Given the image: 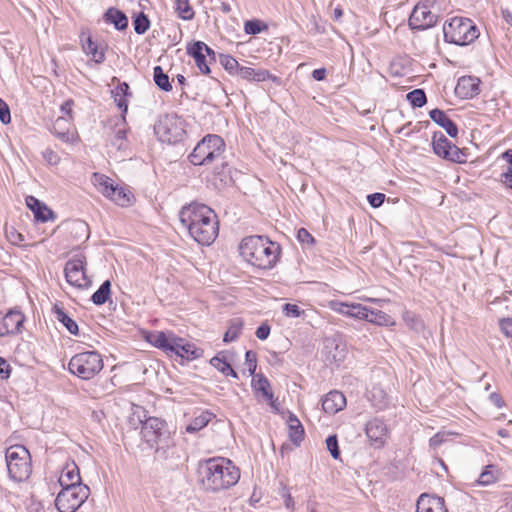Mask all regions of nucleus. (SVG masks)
Segmentation results:
<instances>
[{
	"label": "nucleus",
	"instance_id": "obj_5",
	"mask_svg": "<svg viewBox=\"0 0 512 512\" xmlns=\"http://www.w3.org/2000/svg\"><path fill=\"white\" fill-rule=\"evenodd\" d=\"M9 477L15 482H22L29 478L32 472L31 455L23 445L9 447L5 453Z\"/></svg>",
	"mask_w": 512,
	"mask_h": 512
},
{
	"label": "nucleus",
	"instance_id": "obj_21",
	"mask_svg": "<svg viewBox=\"0 0 512 512\" xmlns=\"http://www.w3.org/2000/svg\"><path fill=\"white\" fill-rule=\"evenodd\" d=\"M235 76L247 81L264 82L270 80L273 83L277 84L280 82L279 77L271 74L266 69H254L251 67H245L241 65Z\"/></svg>",
	"mask_w": 512,
	"mask_h": 512
},
{
	"label": "nucleus",
	"instance_id": "obj_30",
	"mask_svg": "<svg viewBox=\"0 0 512 512\" xmlns=\"http://www.w3.org/2000/svg\"><path fill=\"white\" fill-rule=\"evenodd\" d=\"M10 335H17L22 332L25 315L17 309L9 310L3 317Z\"/></svg>",
	"mask_w": 512,
	"mask_h": 512
},
{
	"label": "nucleus",
	"instance_id": "obj_50",
	"mask_svg": "<svg viewBox=\"0 0 512 512\" xmlns=\"http://www.w3.org/2000/svg\"><path fill=\"white\" fill-rule=\"evenodd\" d=\"M305 431L301 423L291 424L289 426V437L291 441L299 446L304 439Z\"/></svg>",
	"mask_w": 512,
	"mask_h": 512
},
{
	"label": "nucleus",
	"instance_id": "obj_11",
	"mask_svg": "<svg viewBox=\"0 0 512 512\" xmlns=\"http://www.w3.org/2000/svg\"><path fill=\"white\" fill-rule=\"evenodd\" d=\"M433 152L448 161L465 163L466 153L453 144L441 131H436L432 137Z\"/></svg>",
	"mask_w": 512,
	"mask_h": 512
},
{
	"label": "nucleus",
	"instance_id": "obj_44",
	"mask_svg": "<svg viewBox=\"0 0 512 512\" xmlns=\"http://www.w3.org/2000/svg\"><path fill=\"white\" fill-rule=\"evenodd\" d=\"M406 99L413 108H421L427 103V96L423 89L417 88L406 94Z\"/></svg>",
	"mask_w": 512,
	"mask_h": 512
},
{
	"label": "nucleus",
	"instance_id": "obj_40",
	"mask_svg": "<svg viewBox=\"0 0 512 512\" xmlns=\"http://www.w3.org/2000/svg\"><path fill=\"white\" fill-rule=\"evenodd\" d=\"M132 24L135 33L139 35L145 34L150 28V19L143 11L132 15Z\"/></svg>",
	"mask_w": 512,
	"mask_h": 512
},
{
	"label": "nucleus",
	"instance_id": "obj_37",
	"mask_svg": "<svg viewBox=\"0 0 512 512\" xmlns=\"http://www.w3.org/2000/svg\"><path fill=\"white\" fill-rule=\"evenodd\" d=\"M215 415L209 411H203L200 415L194 417L186 426L187 433H195L205 428Z\"/></svg>",
	"mask_w": 512,
	"mask_h": 512
},
{
	"label": "nucleus",
	"instance_id": "obj_49",
	"mask_svg": "<svg viewBox=\"0 0 512 512\" xmlns=\"http://www.w3.org/2000/svg\"><path fill=\"white\" fill-rule=\"evenodd\" d=\"M266 29L267 25L258 19L247 20L244 24V31L249 35H257Z\"/></svg>",
	"mask_w": 512,
	"mask_h": 512
},
{
	"label": "nucleus",
	"instance_id": "obj_34",
	"mask_svg": "<svg viewBox=\"0 0 512 512\" xmlns=\"http://www.w3.org/2000/svg\"><path fill=\"white\" fill-rule=\"evenodd\" d=\"M210 364L223 375L231 376L235 379L238 378V373L232 368L230 363L227 361L226 357L224 356V352H219L217 355H215L210 360Z\"/></svg>",
	"mask_w": 512,
	"mask_h": 512
},
{
	"label": "nucleus",
	"instance_id": "obj_46",
	"mask_svg": "<svg viewBox=\"0 0 512 512\" xmlns=\"http://www.w3.org/2000/svg\"><path fill=\"white\" fill-rule=\"evenodd\" d=\"M54 309H55V314H56L57 320L59 322H61L71 334L76 335L78 333V325H77V323L72 318H70L63 311V309H61V308H59L57 306H55Z\"/></svg>",
	"mask_w": 512,
	"mask_h": 512
},
{
	"label": "nucleus",
	"instance_id": "obj_36",
	"mask_svg": "<svg viewBox=\"0 0 512 512\" xmlns=\"http://www.w3.org/2000/svg\"><path fill=\"white\" fill-rule=\"evenodd\" d=\"M499 469L497 466L489 464L484 467L476 483L481 486H489L499 479Z\"/></svg>",
	"mask_w": 512,
	"mask_h": 512
},
{
	"label": "nucleus",
	"instance_id": "obj_42",
	"mask_svg": "<svg viewBox=\"0 0 512 512\" xmlns=\"http://www.w3.org/2000/svg\"><path fill=\"white\" fill-rule=\"evenodd\" d=\"M79 38L83 51L87 55L91 54L92 60H94V57L96 56V42L93 41L90 30H82Z\"/></svg>",
	"mask_w": 512,
	"mask_h": 512
},
{
	"label": "nucleus",
	"instance_id": "obj_25",
	"mask_svg": "<svg viewBox=\"0 0 512 512\" xmlns=\"http://www.w3.org/2000/svg\"><path fill=\"white\" fill-rule=\"evenodd\" d=\"M51 132L65 143H69L74 140L75 133L72 123L69 118H66L65 116H59L53 122Z\"/></svg>",
	"mask_w": 512,
	"mask_h": 512
},
{
	"label": "nucleus",
	"instance_id": "obj_7",
	"mask_svg": "<svg viewBox=\"0 0 512 512\" xmlns=\"http://www.w3.org/2000/svg\"><path fill=\"white\" fill-rule=\"evenodd\" d=\"M154 132L161 142L168 144L182 141L186 134L184 121L176 114L160 116L154 125Z\"/></svg>",
	"mask_w": 512,
	"mask_h": 512
},
{
	"label": "nucleus",
	"instance_id": "obj_15",
	"mask_svg": "<svg viewBox=\"0 0 512 512\" xmlns=\"http://www.w3.org/2000/svg\"><path fill=\"white\" fill-rule=\"evenodd\" d=\"M67 282L78 288H87L92 285V280L86 275L84 263L81 259L69 260L64 268Z\"/></svg>",
	"mask_w": 512,
	"mask_h": 512
},
{
	"label": "nucleus",
	"instance_id": "obj_31",
	"mask_svg": "<svg viewBox=\"0 0 512 512\" xmlns=\"http://www.w3.org/2000/svg\"><path fill=\"white\" fill-rule=\"evenodd\" d=\"M251 385L255 391L260 392L263 398L267 400L272 407H274V393L271 389L269 380L264 374H256L253 377Z\"/></svg>",
	"mask_w": 512,
	"mask_h": 512
},
{
	"label": "nucleus",
	"instance_id": "obj_19",
	"mask_svg": "<svg viewBox=\"0 0 512 512\" xmlns=\"http://www.w3.org/2000/svg\"><path fill=\"white\" fill-rule=\"evenodd\" d=\"M111 122H113L115 130L109 135L108 144L118 151H125L128 148L125 117H116Z\"/></svg>",
	"mask_w": 512,
	"mask_h": 512
},
{
	"label": "nucleus",
	"instance_id": "obj_54",
	"mask_svg": "<svg viewBox=\"0 0 512 512\" xmlns=\"http://www.w3.org/2000/svg\"><path fill=\"white\" fill-rule=\"evenodd\" d=\"M245 363L248 366V372L250 376L256 375L257 369V354L252 350H248L245 353Z\"/></svg>",
	"mask_w": 512,
	"mask_h": 512
},
{
	"label": "nucleus",
	"instance_id": "obj_4",
	"mask_svg": "<svg viewBox=\"0 0 512 512\" xmlns=\"http://www.w3.org/2000/svg\"><path fill=\"white\" fill-rule=\"evenodd\" d=\"M444 39L448 43L466 46L476 40L479 29L469 18L453 17L443 25Z\"/></svg>",
	"mask_w": 512,
	"mask_h": 512
},
{
	"label": "nucleus",
	"instance_id": "obj_8",
	"mask_svg": "<svg viewBox=\"0 0 512 512\" xmlns=\"http://www.w3.org/2000/svg\"><path fill=\"white\" fill-rule=\"evenodd\" d=\"M88 496L89 487L86 485L62 487L55 499V506L59 512H75Z\"/></svg>",
	"mask_w": 512,
	"mask_h": 512
},
{
	"label": "nucleus",
	"instance_id": "obj_52",
	"mask_svg": "<svg viewBox=\"0 0 512 512\" xmlns=\"http://www.w3.org/2000/svg\"><path fill=\"white\" fill-rule=\"evenodd\" d=\"M281 487L279 489V495L284 501V505L287 509L293 510L295 507V502L293 497L291 496L290 489L284 485L283 483H280Z\"/></svg>",
	"mask_w": 512,
	"mask_h": 512
},
{
	"label": "nucleus",
	"instance_id": "obj_53",
	"mask_svg": "<svg viewBox=\"0 0 512 512\" xmlns=\"http://www.w3.org/2000/svg\"><path fill=\"white\" fill-rule=\"evenodd\" d=\"M5 235L8 241L11 242L13 245H20L25 240L24 235H22L12 226L5 228Z\"/></svg>",
	"mask_w": 512,
	"mask_h": 512
},
{
	"label": "nucleus",
	"instance_id": "obj_64",
	"mask_svg": "<svg viewBox=\"0 0 512 512\" xmlns=\"http://www.w3.org/2000/svg\"><path fill=\"white\" fill-rule=\"evenodd\" d=\"M499 181L505 188L510 189L512 191V173L504 171L503 173H501Z\"/></svg>",
	"mask_w": 512,
	"mask_h": 512
},
{
	"label": "nucleus",
	"instance_id": "obj_1",
	"mask_svg": "<svg viewBox=\"0 0 512 512\" xmlns=\"http://www.w3.org/2000/svg\"><path fill=\"white\" fill-rule=\"evenodd\" d=\"M180 223L200 245H211L218 236L219 222L213 209L206 204L192 202L179 212Z\"/></svg>",
	"mask_w": 512,
	"mask_h": 512
},
{
	"label": "nucleus",
	"instance_id": "obj_17",
	"mask_svg": "<svg viewBox=\"0 0 512 512\" xmlns=\"http://www.w3.org/2000/svg\"><path fill=\"white\" fill-rule=\"evenodd\" d=\"M481 81L475 76H462L455 87V95L460 99H473L480 93Z\"/></svg>",
	"mask_w": 512,
	"mask_h": 512
},
{
	"label": "nucleus",
	"instance_id": "obj_60",
	"mask_svg": "<svg viewBox=\"0 0 512 512\" xmlns=\"http://www.w3.org/2000/svg\"><path fill=\"white\" fill-rule=\"evenodd\" d=\"M271 327L268 322L261 323L255 332V335L260 340H266L270 335Z\"/></svg>",
	"mask_w": 512,
	"mask_h": 512
},
{
	"label": "nucleus",
	"instance_id": "obj_2",
	"mask_svg": "<svg viewBox=\"0 0 512 512\" xmlns=\"http://www.w3.org/2000/svg\"><path fill=\"white\" fill-rule=\"evenodd\" d=\"M198 482L206 492H220L238 483L240 470L224 457H212L198 462Z\"/></svg>",
	"mask_w": 512,
	"mask_h": 512
},
{
	"label": "nucleus",
	"instance_id": "obj_6",
	"mask_svg": "<svg viewBox=\"0 0 512 512\" xmlns=\"http://www.w3.org/2000/svg\"><path fill=\"white\" fill-rule=\"evenodd\" d=\"M224 151V140L219 135L208 134L197 143L189 155V160L195 166L209 165L220 158Z\"/></svg>",
	"mask_w": 512,
	"mask_h": 512
},
{
	"label": "nucleus",
	"instance_id": "obj_48",
	"mask_svg": "<svg viewBox=\"0 0 512 512\" xmlns=\"http://www.w3.org/2000/svg\"><path fill=\"white\" fill-rule=\"evenodd\" d=\"M109 302L111 305L113 301L111 300V280H105L99 287L97 291V304L98 306Z\"/></svg>",
	"mask_w": 512,
	"mask_h": 512
},
{
	"label": "nucleus",
	"instance_id": "obj_61",
	"mask_svg": "<svg viewBox=\"0 0 512 512\" xmlns=\"http://www.w3.org/2000/svg\"><path fill=\"white\" fill-rule=\"evenodd\" d=\"M11 374V366L8 361L0 357V376L2 379H8Z\"/></svg>",
	"mask_w": 512,
	"mask_h": 512
},
{
	"label": "nucleus",
	"instance_id": "obj_16",
	"mask_svg": "<svg viewBox=\"0 0 512 512\" xmlns=\"http://www.w3.org/2000/svg\"><path fill=\"white\" fill-rule=\"evenodd\" d=\"M172 346L168 356L171 358H180L182 361H192L201 358L204 353L203 349L196 347L194 344L177 335L172 341Z\"/></svg>",
	"mask_w": 512,
	"mask_h": 512
},
{
	"label": "nucleus",
	"instance_id": "obj_9",
	"mask_svg": "<svg viewBox=\"0 0 512 512\" xmlns=\"http://www.w3.org/2000/svg\"><path fill=\"white\" fill-rule=\"evenodd\" d=\"M98 191L101 192L110 201L121 207H128L135 201L134 194L129 190L115 184L114 181L106 175L98 173Z\"/></svg>",
	"mask_w": 512,
	"mask_h": 512
},
{
	"label": "nucleus",
	"instance_id": "obj_26",
	"mask_svg": "<svg viewBox=\"0 0 512 512\" xmlns=\"http://www.w3.org/2000/svg\"><path fill=\"white\" fill-rule=\"evenodd\" d=\"M25 201L27 207L33 212L37 221L44 223L55 219L54 212L36 197L32 195L27 196Z\"/></svg>",
	"mask_w": 512,
	"mask_h": 512
},
{
	"label": "nucleus",
	"instance_id": "obj_56",
	"mask_svg": "<svg viewBox=\"0 0 512 512\" xmlns=\"http://www.w3.org/2000/svg\"><path fill=\"white\" fill-rule=\"evenodd\" d=\"M297 239L303 245L313 246L315 244V238L305 228H300L297 231Z\"/></svg>",
	"mask_w": 512,
	"mask_h": 512
},
{
	"label": "nucleus",
	"instance_id": "obj_33",
	"mask_svg": "<svg viewBox=\"0 0 512 512\" xmlns=\"http://www.w3.org/2000/svg\"><path fill=\"white\" fill-rule=\"evenodd\" d=\"M80 481L81 477L79 474V469L75 463L66 465L59 477V484L61 487H73L76 485H82Z\"/></svg>",
	"mask_w": 512,
	"mask_h": 512
},
{
	"label": "nucleus",
	"instance_id": "obj_63",
	"mask_svg": "<svg viewBox=\"0 0 512 512\" xmlns=\"http://www.w3.org/2000/svg\"><path fill=\"white\" fill-rule=\"evenodd\" d=\"M74 105L73 100L68 99L66 100L61 106V112L63 113L62 116H65L66 118H69V120H72V107Z\"/></svg>",
	"mask_w": 512,
	"mask_h": 512
},
{
	"label": "nucleus",
	"instance_id": "obj_29",
	"mask_svg": "<svg viewBox=\"0 0 512 512\" xmlns=\"http://www.w3.org/2000/svg\"><path fill=\"white\" fill-rule=\"evenodd\" d=\"M201 48L202 46L199 44V42H192L187 45L186 52L194 59L199 71L202 74L207 75L211 72L209 67L210 62L207 60L206 55L201 52Z\"/></svg>",
	"mask_w": 512,
	"mask_h": 512
},
{
	"label": "nucleus",
	"instance_id": "obj_14",
	"mask_svg": "<svg viewBox=\"0 0 512 512\" xmlns=\"http://www.w3.org/2000/svg\"><path fill=\"white\" fill-rule=\"evenodd\" d=\"M438 18V14L432 11V7L427 4H418L410 14L408 25L412 30H426L433 27Z\"/></svg>",
	"mask_w": 512,
	"mask_h": 512
},
{
	"label": "nucleus",
	"instance_id": "obj_13",
	"mask_svg": "<svg viewBox=\"0 0 512 512\" xmlns=\"http://www.w3.org/2000/svg\"><path fill=\"white\" fill-rule=\"evenodd\" d=\"M69 371L81 379H92L96 373V351L74 355L68 365Z\"/></svg>",
	"mask_w": 512,
	"mask_h": 512
},
{
	"label": "nucleus",
	"instance_id": "obj_3",
	"mask_svg": "<svg viewBox=\"0 0 512 512\" xmlns=\"http://www.w3.org/2000/svg\"><path fill=\"white\" fill-rule=\"evenodd\" d=\"M239 251L251 265L260 269H272L279 261L281 246L267 236L252 235L242 239Z\"/></svg>",
	"mask_w": 512,
	"mask_h": 512
},
{
	"label": "nucleus",
	"instance_id": "obj_28",
	"mask_svg": "<svg viewBox=\"0 0 512 512\" xmlns=\"http://www.w3.org/2000/svg\"><path fill=\"white\" fill-rule=\"evenodd\" d=\"M103 21L111 24L118 31H124L128 28V17L126 14L115 7L108 8L103 14Z\"/></svg>",
	"mask_w": 512,
	"mask_h": 512
},
{
	"label": "nucleus",
	"instance_id": "obj_38",
	"mask_svg": "<svg viewBox=\"0 0 512 512\" xmlns=\"http://www.w3.org/2000/svg\"><path fill=\"white\" fill-rule=\"evenodd\" d=\"M153 80L160 90L165 92L172 90L168 74H166L163 68L159 65L153 68Z\"/></svg>",
	"mask_w": 512,
	"mask_h": 512
},
{
	"label": "nucleus",
	"instance_id": "obj_24",
	"mask_svg": "<svg viewBox=\"0 0 512 512\" xmlns=\"http://www.w3.org/2000/svg\"><path fill=\"white\" fill-rule=\"evenodd\" d=\"M429 117L437 125L442 127L451 138H456L458 136L459 130L457 124L448 117L445 111L439 108H434L429 111Z\"/></svg>",
	"mask_w": 512,
	"mask_h": 512
},
{
	"label": "nucleus",
	"instance_id": "obj_22",
	"mask_svg": "<svg viewBox=\"0 0 512 512\" xmlns=\"http://www.w3.org/2000/svg\"><path fill=\"white\" fill-rule=\"evenodd\" d=\"M331 308L335 312L347 317L359 320L367 318V306H364L360 303L334 302L331 303Z\"/></svg>",
	"mask_w": 512,
	"mask_h": 512
},
{
	"label": "nucleus",
	"instance_id": "obj_12",
	"mask_svg": "<svg viewBox=\"0 0 512 512\" xmlns=\"http://www.w3.org/2000/svg\"><path fill=\"white\" fill-rule=\"evenodd\" d=\"M155 448L154 458L168 469H175L184 460L183 449L175 443L172 436L165 443H160Z\"/></svg>",
	"mask_w": 512,
	"mask_h": 512
},
{
	"label": "nucleus",
	"instance_id": "obj_41",
	"mask_svg": "<svg viewBox=\"0 0 512 512\" xmlns=\"http://www.w3.org/2000/svg\"><path fill=\"white\" fill-rule=\"evenodd\" d=\"M363 320L379 326H387L390 324L391 317L381 310L367 307V318Z\"/></svg>",
	"mask_w": 512,
	"mask_h": 512
},
{
	"label": "nucleus",
	"instance_id": "obj_18",
	"mask_svg": "<svg viewBox=\"0 0 512 512\" xmlns=\"http://www.w3.org/2000/svg\"><path fill=\"white\" fill-rule=\"evenodd\" d=\"M365 432L371 444L376 448L384 446L388 428L383 420L374 418L368 421L365 426Z\"/></svg>",
	"mask_w": 512,
	"mask_h": 512
},
{
	"label": "nucleus",
	"instance_id": "obj_43",
	"mask_svg": "<svg viewBox=\"0 0 512 512\" xmlns=\"http://www.w3.org/2000/svg\"><path fill=\"white\" fill-rule=\"evenodd\" d=\"M403 320L407 326L417 333H421L425 329V323L420 316L411 311H406L403 314Z\"/></svg>",
	"mask_w": 512,
	"mask_h": 512
},
{
	"label": "nucleus",
	"instance_id": "obj_10",
	"mask_svg": "<svg viewBox=\"0 0 512 512\" xmlns=\"http://www.w3.org/2000/svg\"><path fill=\"white\" fill-rule=\"evenodd\" d=\"M143 441L150 447L154 448L160 443H165L166 440L173 435L165 420L158 417H149L141 430Z\"/></svg>",
	"mask_w": 512,
	"mask_h": 512
},
{
	"label": "nucleus",
	"instance_id": "obj_57",
	"mask_svg": "<svg viewBox=\"0 0 512 512\" xmlns=\"http://www.w3.org/2000/svg\"><path fill=\"white\" fill-rule=\"evenodd\" d=\"M385 194L376 192L367 196V201L373 208H379L385 201Z\"/></svg>",
	"mask_w": 512,
	"mask_h": 512
},
{
	"label": "nucleus",
	"instance_id": "obj_45",
	"mask_svg": "<svg viewBox=\"0 0 512 512\" xmlns=\"http://www.w3.org/2000/svg\"><path fill=\"white\" fill-rule=\"evenodd\" d=\"M175 10L182 20L189 21L194 18L195 12L193 7L190 5L189 0H176Z\"/></svg>",
	"mask_w": 512,
	"mask_h": 512
},
{
	"label": "nucleus",
	"instance_id": "obj_23",
	"mask_svg": "<svg viewBox=\"0 0 512 512\" xmlns=\"http://www.w3.org/2000/svg\"><path fill=\"white\" fill-rule=\"evenodd\" d=\"M346 407V397L340 391L333 390L325 395L322 408L325 413L334 415Z\"/></svg>",
	"mask_w": 512,
	"mask_h": 512
},
{
	"label": "nucleus",
	"instance_id": "obj_35",
	"mask_svg": "<svg viewBox=\"0 0 512 512\" xmlns=\"http://www.w3.org/2000/svg\"><path fill=\"white\" fill-rule=\"evenodd\" d=\"M130 415L128 417L129 425L133 429H138L144 426V422L148 420L147 411L144 407L136 404H131Z\"/></svg>",
	"mask_w": 512,
	"mask_h": 512
},
{
	"label": "nucleus",
	"instance_id": "obj_58",
	"mask_svg": "<svg viewBox=\"0 0 512 512\" xmlns=\"http://www.w3.org/2000/svg\"><path fill=\"white\" fill-rule=\"evenodd\" d=\"M499 327L501 332L507 337L512 339V318H502L499 320Z\"/></svg>",
	"mask_w": 512,
	"mask_h": 512
},
{
	"label": "nucleus",
	"instance_id": "obj_62",
	"mask_svg": "<svg viewBox=\"0 0 512 512\" xmlns=\"http://www.w3.org/2000/svg\"><path fill=\"white\" fill-rule=\"evenodd\" d=\"M444 441H445V434L437 433L430 438L429 446L432 449H437L444 443Z\"/></svg>",
	"mask_w": 512,
	"mask_h": 512
},
{
	"label": "nucleus",
	"instance_id": "obj_55",
	"mask_svg": "<svg viewBox=\"0 0 512 512\" xmlns=\"http://www.w3.org/2000/svg\"><path fill=\"white\" fill-rule=\"evenodd\" d=\"M282 312L287 317L297 318L304 314V310H302L298 305L285 303L282 306Z\"/></svg>",
	"mask_w": 512,
	"mask_h": 512
},
{
	"label": "nucleus",
	"instance_id": "obj_47",
	"mask_svg": "<svg viewBox=\"0 0 512 512\" xmlns=\"http://www.w3.org/2000/svg\"><path fill=\"white\" fill-rule=\"evenodd\" d=\"M219 62L221 66L232 76H235L237 74V71L240 67V64L238 61L229 54H223L220 53L219 56Z\"/></svg>",
	"mask_w": 512,
	"mask_h": 512
},
{
	"label": "nucleus",
	"instance_id": "obj_32",
	"mask_svg": "<svg viewBox=\"0 0 512 512\" xmlns=\"http://www.w3.org/2000/svg\"><path fill=\"white\" fill-rule=\"evenodd\" d=\"M130 87L128 83L122 82L119 83L118 86L111 90L112 97L114 98V102L116 103L117 107L121 110V117H125L127 111H128V102L127 97L131 96L130 93Z\"/></svg>",
	"mask_w": 512,
	"mask_h": 512
},
{
	"label": "nucleus",
	"instance_id": "obj_59",
	"mask_svg": "<svg viewBox=\"0 0 512 512\" xmlns=\"http://www.w3.org/2000/svg\"><path fill=\"white\" fill-rule=\"evenodd\" d=\"M0 121L3 124H9L11 122V114H10L9 106L1 98H0Z\"/></svg>",
	"mask_w": 512,
	"mask_h": 512
},
{
	"label": "nucleus",
	"instance_id": "obj_39",
	"mask_svg": "<svg viewBox=\"0 0 512 512\" xmlns=\"http://www.w3.org/2000/svg\"><path fill=\"white\" fill-rule=\"evenodd\" d=\"M243 329V321L240 318L230 320L227 331L223 336L224 343H230L238 339Z\"/></svg>",
	"mask_w": 512,
	"mask_h": 512
},
{
	"label": "nucleus",
	"instance_id": "obj_20",
	"mask_svg": "<svg viewBox=\"0 0 512 512\" xmlns=\"http://www.w3.org/2000/svg\"><path fill=\"white\" fill-rule=\"evenodd\" d=\"M175 336L176 334L172 331H150L144 338L149 344L169 355Z\"/></svg>",
	"mask_w": 512,
	"mask_h": 512
},
{
	"label": "nucleus",
	"instance_id": "obj_51",
	"mask_svg": "<svg viewBox=\"0 0 512 512\" xmlns=\"http://www.w3.org/2000/svg\"><path fill=\"white\" fill-rule=\"evenodd\" d=\"M326 446L327 450L330 452V455L333 457V459L337 460L340 459L341 451L338 444V437L336 434L329 435L326 438Z\"/></svg>",
	"mask_w": 512,
	"mask_h": 512
},
{
	"label": "nucleus",
	"instance_id": "obj_27",
	"mask_svg": "<svg viewBox=\"0 0 512 512\" xmlns=\"http://www.w3.org/2000/svg\"><path fill=\"white\" fill-rule=\"evenodd\" d=\"M417 512H447L442 497L422 494L417 501Z\"/></svg>",
	"mask_w": 512,
	"mask_h": 512
}]
</instances>
